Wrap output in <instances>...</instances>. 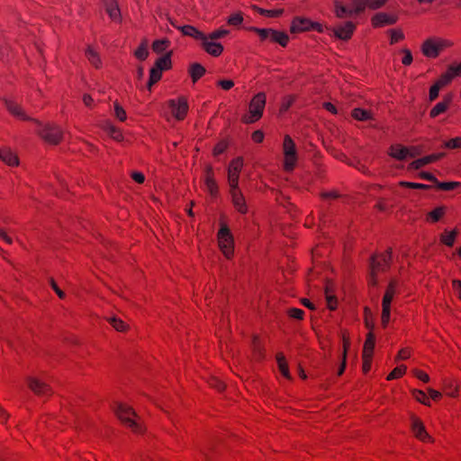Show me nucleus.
Segmentation results:
<instances>
[{
  "label": "nucleus",
  "instance_id": "30",
  "mask_svg": "<svg viewBox=\"0 0 461 461\" xmlns=\"http://www.w3.org/2000/svg\"><path fill=\"white\" fill-rule=\"evenodd\" d=\"M204 73H205V68L198 63H194V64L191 65V67L189 68V74H190L194 83H195L198 79H200L204 75Z\"/></svg>",
  "mask_w": 461,
  "mask_h": 461
},
{
  "label": "nucleus",
  "instance_id": "62",
  "mask_svg": "<svg viewBox=\"0 0 461 461\" xmlns=\"http://www.w3.org/2000/svg\"><path fill=\"white\" fill-rule=\"evenodd\" d=\"M411 355V351L410 348H402L398 354H397V360H406L408 358H410Z\"/></svg>",
  "mask_w": 461,
  "mask_h": 461
},
{
  "label": "nucleus",
  "instance_id": "43",
  "mask_svg": "<svg viewBox=\"0 0 461 461\" xmlns=\"http://www.w3.org/2000/svg\"><path fill=\"white\" fill-rule=\"evenodd\" d=\"M406 366L404 365H402V366H399L397 367H395L388 375H387V380L390 381V380H393V379H397V378H400L402 377L405 372H406Z\"/></svg>",
  "mask_w": 461,
  "mask_h": 461
},
{
  "label": "nucleus",
  "instance_id": "51",
  "mask_svg": "<svg viewBox=\"0 0 461 461\" xmlns=\"http://www.w3.org/2000/svg\"><path fill=\"white\" fill-rule=\"evenodd\" d=\"M444 147L447 149H454L461 148V137H456L450 139L449 140L444 143Z\"/></svg>",
  "mask_w": 461,
  "mask_h": 461
},
{
  "label": "nucleus",
  "instance_id": "54",
  "mask_svg": "<svg viewBox=\"0 0 461 461\" xmlns=\"http://www.w3.org/2000/svg\"><path fill=\"white\" fill-rule=\"evenodd\" d=\"M397 286H398L397 281L392 280L386 288L384 295H389V297H392L393 299V297L397 292Z\"/></svg>",
  "mask_w": 461,
  "mask_h": 461
},
{
  "label": "nucleus",
  "instance_id": "7",
  "mask_svg": "<svg viewBox=\"0 0 461 461\" xmlns=\"http://www.w3.org/2000/svg\"><path fill=\"white\" fill-rule=\"evenodd\" d=\"M284 168L285 171H292L297 161L295 144L289 135H285L283 142Z\"/></svg>",
  "mask_w": 461,
  "mask_h": 461
},
{
  "label": "nucleus",
  "instance_id": "22",
  "mask_svg": "<svg viewBox=\"0 0 461 461\" xmlns=\"http://www.w3.org/2000/svg\"><path fill=\"white\" fill-rule=\"evenodd\" d=\"M183 35L192 37L197 41L205 40V34L192 25L176 26Z\"/></svg>",
  "mask_w": 461,
  "mask_h": 461
},
{
  "label": "nucleus",
  "instance_id": "19",
  "mask_svg": "<svg viewBox=\"0 0 461 461\" xmlns=\"http://www.w3.org/2000/svg\"><path fill=\"white\" fill-rule=\"evenodd\" d=\"M443 156H444L443 153H438V154H431V155L423 157L421 158H418V159L412 161L409 165V167L411 169H414V170L419 169L428 164L433 163V162L440 159Z\"/></svg>",
  "mask_w": 461,
  "mask_h": 461
},
{
  "label": "nucleus",
  "instance_id": "34",
  "mask_svg": "<svg viewBox=\"0 0 461 461\" xmlns=\"http://www.w3.org/2000/svg\"><path fill=\"white\" fill-rule=\"evenodd\" d=\"M351 115L354 119L362 122L370 120L372 118L371 113L369 111L361 108L353 109Z\"/></svg>",
  "mask_w": 461,
  "mask_h": 461
},
{
  "label": "nucleus",
  "instance_id": "21",
  "mask_svg": "<svg viewBox=\"0 0 461 461\" xmlns=\"http://www.w3.org/2000/svg\"><path fill=\"white\" fill-rule=\"evenodd\" d=\"M372 25L374 27H383L396 23V18L385 13H378L372 17Z\"/></svg>",
  "mask_w": 461,
  "mask_h": 461
},
{
  "label": "nucleus",
  "instance_id": "2",
  "mask_svg": "<svg viewBox=\"0 0 461 461\" xmlns=\"http://www.w3.org/2000/svg\"><path fill=\"white\" fill-rule=\"evenodd\" d=\"M267 96L263 92L252 97L249 104V113L241 118L242 122L251 124L261 119L266 106Z\"/></svg>",
  "mask_w": 461,
  "mask_h": 461
},
{
  "label": "nucleus",
  "instance_id": "4",
  "mask_svg": "<svg viewBox=\"0 0 461 461\" xmlns=\"http://www.w3.org/2000/svg\"><path fill=\"white\" fill-rule=\"evenodd\" d=\"M453 43L446 39L429 38L421 45L422 54L429 59L437 58L443 50L450 48Z\"/></svg>",
  "mask_w": 461,
  "mask_h": 461
},
{
  "label": "nucleus",
  "instance_id": "31",
  "mask_svg": "<svg viewBox=\"0 0 461 461\" xmlns=\"http://www.w3.org/2000/svg\"><path fill=\"white\" fill-rule=\"evenodd\" d=\"M350 14H359L367 8V0H350Z\"/></svg>",
  "mask_w": 461,
  "mask_h": 461
},
{
  "label": "nucleus",
  "instance_id": "28",
  "mask_svg": "<svg viewBox=\"0 0 461 461\" xmlns=\"http://www.w3.org/2000/svg\"><path fill=\"white\" fill-rule=\"evenodd\" d=\"M86 56L88 61L93 65L95 68H99L102 66V61L100 56L97 51H95L92 47L88 46L86 50Z\"/></svg>",
  "mask_w": 461,
  "mask_h": 461
},
{
  "label": "nucleus",
  "instance_id": "49",
  "mask_svg": "<svg viewBox=\"0 0 461 461\" xmlns=\"http://www.w3.org/2000/svg\"><path fill=\"white\" fill-rule=\"evenodd\" d=\"M295 98L294 95L285 96L280 105V113H285L294 104Z\"/></svg>",
  "mask_w": 461,
  "mask_h": 461
},
{
  "label": "nucleus",
  "instance_id": "46",
  "mask_svg": "<svg viewBox=\"0 0 461 461\" xmlns=\"http://www.w3.org/2000/svg\"><path fill=\"white\" fill-rule=\"evenodd\" d=\"M249 31L256 32L261 41H265L268 40L270 28H258V27H250Z\"/></svg>",
  "mask_w": 461,
  "mask_h": 461
},
{
  "label": "nucleus",
  "instance_id": "8",
  "mask_svg": "<svg viewBox=\"0 0 461 461\" xmlns=\"http://www.w3.org/2000/svg\"><path fill=\"white\" fill-rule=\"evenodd\" d=\"M39 135L47 142L50 144H58L63 138V132L61 129L56 125L46 124L41 127L39 131Z\"/></svg>",
  "mask_w": 461,
  "mask_h": 461
},
{
  "label": "nucleus",
  "instance_id": "5",
  "mask_svg": "<svg viewBox=\"0 0 461 461\" xmlns=\"http://www.w3.org/2000/svg\"><path fill=\"white\" fill-rule=\"evenodd\" d=\"M315 31L324 32V26L317 22H312L309 18L296 16L292 20L290 32L292 33H302L305 32Z\"/></svg>",
  "mask_w": 461,
  "mask_h": 461
},
{
  "label": "nucleus",
  "instance_id": "27",
  "mask_svg": "<svg viewBox=\"0 0 461 461\" xmlns=\"http://www.w3.org/2000/svg\"><path fill=\"white\" fill-rule=\"evenodd\" d=\"M445 213V206L437 207L426 215V221L430 223H436L443 218Z\"/></svg>",
  "mask_w": 461,
  "mask_h": 461
},
{
  "label": "nucleus",
  "instance_id": "55",
  "mask_svg": "<svg viewBox=\"0 0 461 461\" xmlns=\"http://www.w3.org/2000/svg\"><path fill=\"white\" fill-rule=\"evenodd\" d=\"M388 0H367V8L376 10L383 7Z\"/></svg>",
  "mask_w": 461,
  "mask_h": 461
},
{
  "label": "nucleus",
  "instance_id": "61",
  "mask_svg": "<svg viewBox=\"0 0 461 461\" xmlns=\"http://www.w3.org/2000/svg\"><path fill=\"white\" fill-rule=\"evenodd\" d=\"M440 89H441V87H439L436 84L431 86V87L429 89V101L432 102V101H434V100H436L438 98V93H439Z\"/></svg>",
  "mask_w": 461,
  "mask_h": 461
},
{
  "label": "nucleus",
  "instance_id": "52",
  "mask_svg": "<svg viewBox=\"0 0 461 461\" xmlns=\"http://www.w3.org/2000/svg\"><path fill=\"white\" fill-rule=\"evenodd\" d=\"M437 185L440 190L450 191V190H454L456 186H458L459 183L458 182H438Z\"/></svg>",
  "mask_w": 461,
  "mask_h": 461
},
{
  "label": "nucleus",
  "instance_id": "41",
  "mask_svg": "<svg viewBox=\"0 0 461 461\" xmlns=\"http://www.w3.org/2000/svg\"><path fill=\"white\" fill-rule=\"evenodd\" d=\"M254 9L260 14L261 15H265L267 17H279L283 14L284 10L283 9H273V10H267L260 7H254Z\"/></svg>",
  "mask_w": 461,
  "mask_h": 461
},
{
  "label": "nucleus",
  "instance_id": "33",
  "mask_svg": "<svg viewBox=\"0 0 461 461\" xmlns=\"http://www.w3.org/2000/svg\"><path fill=\"white\" fill-rule=\"evenodd\" d=\"M171 54L167 53L166 55L158 58L155 62V67L160 70H167L171 68Z\"/></svg>",
  "mask_w": 461,
  "mask_h": 461
},
{
  "label": "nucleus",
  "instance_id": "42",
  "mask_svg": "<svg viewBox=\"0 0 461 461\" xmlns=\"http://www.w3.org/2000/svg\"><path fill=\"white\" fill-rule=\"evenodd\" d=\"M170 45V41L167 39L157 40L152 44V50L156 53H161L166 50Z\"/></svg>",
  "mask_w": 461,
  "mask_h": 461
},
{
  "label": "nucleus",
  "instance_id": "50",
  "mask_svg": "<svg viewBox=\"0 0 461 461\" xmlns=\"http://www.w3.org/2000/svg\"><path fill=\"white\" fill-rule=\"evenodd\" d=\"M114 114L121 122H124L127 118L125 110L117 102L114 103Z\"/></svg>",
  "mask_w": 461,
  "mask_h": 461
},
{
  "label": "nucleus",
  "instance_id": "9",
  "mask_svg": "<svg viewBox=\"0 0 461 461\" xmlns=\"http://www.w3.org/2000/svg\"><path fill=\"white\" fill-rule=\"evenodd\" d=\"M243 167V158L238 157L232 159L228 167V184L230 189L239 186L240 173Z\"/></svg>",
  "mask_w": 461,
  "mask_h": 461
},
{
  "label": "nucleus",
  "instance_id": "26",
  "mask_svg": "<svg viewBox=\"0 0 461 461\" xmlns=\"http://www.w3.org/2000/svg\"><path fill=\"white\" fill-rule=\"evenodd\" d=\"M375 343V335L372 331H369L366 335V339L364 343L362 356H366L367 357H373Z\"/></svg>",
  "mask_w": 461,
  "mask_h": 461
},
{
  "label": "nucleus",
  "instance_id": "57",
  "mask_svg": "<svg viewBox=\"0 0 461 461\" xmlns=\"http://www.w3.org/2000/svg\"><path fill=\"white\" fill-rule=\"evenodd\" d=\"M400 185L402 186H406L409 188H414V189H429V185L425 184H420V183H412V182H401Z\"/></svg>",
  "mask_w": 461,
  "mask_h": 461
},
{
  "label": "nucleus",
  "instance_id": "39",
  "mask_svg": "<svg viewBox=\"0 0 461 461\" xmlns=\"http://www.w3.org/2000/svg\"><path fill=\"white\" fill-rule=\"evenodd\" d=\"M390 35V44L393 45L404 39V33L401 29H391L388 31Z\"/></svg>",
  "mask_w": 461,
  "mask_h": 461
},
{
  "label": "nucleus",
  "instance_id": "44",
  "mask_svg": "<svg viewBox=\"0 0 461 461\" xmlns=\"http://www.w3.org/2000/svg\"><path fill=\"white\" fill-rule=\"evenodd\" d=\"M412 396L424 405L429 406L430 402L427 396V394L421 390H413Z\"/></svg>",
  "mask_w": 461,
  "mask_h": 461
},
{
  "label": "nucleus",
  "instance_id": "47",
  "mask_svg": "<svg viewBox=\"0 0 461 461\" xmlns=\"http://www.w3.org/2000/svg\"><path fill=\"white\" fill-rule=\"evenodd\" d=\"M243 22V16L241 13H235L229 16L227 23L229 25L238 26Z\"/></svg>",
  "mask_w": 461,
  "mask_h": 461
},
{
  "label": "nucleus",
  "instance_id": "10",
  "mask_svg": "<svg viewBox=\"0 0 461 461\" xmlns=\"http://www.w3.org/2000/svg\"><path fill=\"white\" fill-rule=\"evenodd\" d=\"M411 429L414 437L422 442H433L421 420L414 415L411 417Z\"/></svg>",
  "mask_w": 461,
  "mask_h": 461
},
{
  "label": "nucleus",
  "instance_id": "60",
  "mask_svg": "<svg viewBox=\"0 0 461 461\" xmlns=\"http://www.w3.org/2000/svg\"><path fill=\"white\" fill-rule=\"evenodd\" d=\"M209 384L212 387H214L218 391H223L225 388L224 383L217 377H212Z\"/></svg>",
  "mask_w": 461,
  "mask_h": 461
},
{
  "label": "nucleus",
  "instance_id": "29",
  "mask_svg": "<svg viewBox=\"0 0 461 461\" xmlns=\"http://www.w3.org/2000/svg\"><path fill=\"white\" fill-rule=\"evenodd\" d=\"M276 361L280 373L287 379H290V373L285 357L283 353L276 354Z\"/></svg>",
  "mask_w": 461,
  "mask_h": 461
},
{
  "label": "nucleus",
  "instance_id": "13",
  "mask_svg": "<svg viewBox=\"0 0 461 461\" xmlns=\"http://www.w3.org/2000/svg\"><path fill=\"white\" fill-rule=\"evenodd\" d=\"M356 29L355 23L352 22H346L343 24H339L332 29L334 35L343 41L349 40Z\"/></svg>",
  "mask_w": 461,
  "mask_h": 461
},
{
  "label": "nucleus",
  "instance_id": "15",
  "mask_svg": "<svg viewBox=\"0 0 461 461\" xmlns=\"http://www.w3.org/2000/svg\"><path fill=\"white\" fill-rule=\"evenodd\" d=\"M204 185L206 191L212 196H216L218 194V185L214 178L213 169L211 166H207L205 168Z\"/></svg>",
  "mask_w": 461,
  "mask_h": 461
},
{
  "label": "nucleus",
  "instance_id": "16",
  "mask_svg": "<svg viewBox=\"0 0 461 461\" xmlns=\"http://www.w3.org/2000/svg\"><path fill=\"white\" fill-rule=\"evenodd\" d=\"M28 385L30 389L38 395L46 396L51 393V388L37 378L30 377L28 379Z\"/></svg>",
  "mask_w": 461,
  "mask_h": 461
},
{
  "label": "nucleus",
  "instance_id": "25",
  "mask_svg": "<svg viewBox=\"0 0 461 461\" xmlns=\"http://www.w3.org/2000/svg\"><path fill=\"white\" fill-rule=\"evenodd\" d=\"M0 159L8 166H17L18 158L9 148H0Z\"/></svg>",
  "mask_w": 461,
  "mask_h": 461
},
{
  "label": "nucleus",
  "instance_id": "6",
  "mask_svg": "<svg viewBox=\"0 0 461 461\" xmlns=\"http://www.w3.org/2000/svg\"><path fill=\"white\" fill-rule=\"evenodd\" d=\"M392 259V251L386 250L384 253L379 255H375L372 258L371 262V280L372 285L376 284L375 275L378 272L385 271L391 263Z\"/></svg>",
  "mask_w": 461,
  "mask_h": 461
},
{
  "label": "nucleus",
  "instance_id": "45",
  "mask_svg": "<svg viewBox=\"0 0 461 461\" xmlns=\"http://www.w3.org/2000/svg\"><path fill=\"white\" fill-rule=\"evenodd\" d=\"M453 79V74H451L448 70L442 74L440 77L436 81V85L439 87H444L448 85Z\"/></svg>",
  "mask_w": 461,
  "mask_h": 461
},
{
  "label": "nucleus",
  "instance_id": "58",
  "mask_svg": "<svg viewBox=\"0 0 461 461\" xmlns=\"http://www.w3.org/2000/svg\"><path fill=\"white\" fill-rule=\"evenodd\" d=\"M252 346H253L255 354H257L256 357L258 359L261 358L263 357V353L261 351L259 339L257 336H255L253 338Z\"/></svg>",
  "mask_w": 461,
  "mask_h": 461
},
{
  "label": "nucleus",
  "instance_id": "32",
  "mask_svg": "<svg viewBox=\"0 0 461 461\" xmlns=\"http://www.w3.org/2000/svg\"><path fill=\"white\" fill-rule=\"evenodd\" d=\"M104 130L107 131V133L110 135L112 139H113L116 141H122L123 135L120 129L116 128L114 125H113L110 122H107L104 126Z\"/></svg>",
  "mask_w": 461,
  "mask_h": 461
},
{
  "label": "nucleus",
  "instance_id": "35",
  "mask_svg": "<svg viewBox=\"0 0 461 461\" xmlns=\"http://www.w3.org/2000/svg\"><path fill=\"white\" fill-rule=\"evenodd\" d=\"M135 57L140 60H145L149 56L148 41L144 40L134 52Z\"/></svg>",
  "mask_w": 461,
  "mask_h": 461
},
{
  "label": "nucleus",
  "instance_id": "56",
  "mask_svg": "<svg viewBox=\"0 0 461 461\" xmlns=\"http://www.w3.org/2000/svg\"><path fill=\"white\" fill-rule=\"evenodd\" d=\"M288 315L291 318L296 319V320H303L304 316V312L298 308H291L288 310Z\"/></svg>",
  "mask_w": 461,
  "mask_h": 461
},
{
  "label": "nucleus",
  "instance_id": "12",
  "mask_svg": "<svg viewBox=\"0 0 461 461\" xmlns=\"http://www.w3.org/2000/svg\"><path fill=\"white\" fill-rule=\"evenodd\" d=\"M229 194L230 196L231 203L235 210L241 214H246L249 211V208L245 200V196L243 195L240 187L230 189Z\"/></svg>",
  "mask_w": 461,
  "mask_h": 461
},
{
  "label": "nucleus",
  "instance_id": "64",
  "mask_svg": "<svg viewBox=\"0 0 461 461\" xmlns=\"http://www.w3.org/2000/svg\"><path fill=\"white\" fill-rule=\"evenodd\" d=\"M217 85L223 90H230L234 86V82L230 79H223L217 82Z\"/></svg>",
  "mask_w": 461,
  "mask_h": 461
},
{
  "label": "nucleus",
  "instance_id": "38",
  "mask_svg": "<svg viewBox=\"0 0 461 461\" xmlns=\"http://www.w3.org/2000/svg\"><path fill=\"white\" fill-rule=\"evenodd\" d=\"M350 9V5L348 6H344L340 2L336 1L335 2V13L337 17L339 18H344L349 15H352L353 14H350L348 10Z\"/></svg>",
  "mask_w": 461,
  "mask_h": 461
},
{
  "label": "nucleus",
  "instance_id": "18",
  "mask_svg": "<svg viewBox=\"0 0 461 461\" xmlns=\"http://www.w3.org/2000/svg\"><path fill=\"white\" fill-rule=\"evenodd\" d=\"M452 103V95H447L443 97V99L438 102L429 112V116L431 118H436L438 115L446 113Z\"/></svg>",
  "mask_w": 461,
  "mask_h": 461
},
{
  "label": "nucleus",
  "instance_id": "53",
  "mask_svg": "<svg viewBox=\"0 0 461 461\" xmlns=\"http://www.w3.org/2000/svg\"><path fill=\"white\" fill-rule=\"evenodd\" d=\"M401 52L403 54V57L402 59V65L410 66L413 61V58H412V54H411V50L408 49H402L401 50Z\"/></svg>",
  "mask_w": 461,
  "mask_h": 461
},
{
  "label": "nucleus",
  "instance_id": "37",
  "mask_svg": "<svg viewBox=\"0 0 461 461\" xmlns=\"http://www.w3.org/2000/svg\"><path fill=\"white\" fill-rule=\"evenodd\" d=\"M162 77V70H160L159 68H156L155 66L150 69V72H149V83H148V87L149 89L151 88V86L156 84L157 82H158L160 80Z\"/></svg>",
  "mask_w": 461,
  "mask_h": 461
},
{
  "label": "nucleus",
  "instance_id": "3",
  "mask_svg": "<svg viewBox=\"0 0 461 461\" xmlns=\"http://www.w3.org/2000/svg\"><path fill=\"white\" fill-rule=\"evenodd\" d=\"M218 247L226 258H230L234 254V239L228 225L221 221L217 233Z\"/></svg>",
  "mask_w": 461,
  "mask_h": 461
},
{
  "label": "nucleus",
  "instance_id": "48",
  "mask_svg": "<svg viewBox=\"0 0 461 461\" xmlns=\"http://www.w3.org/2000/svg\"><path fill=\"white\" fill-rule=\"evenodd\" d=\"M229 33H230L229 30L221 28V29L212 32L207 36L210 38L211 41H215V40L221 39V38L227 36Z\"/></svg>",
  "mask_w": 461,
  "mask_h": 461
},
{
  "label": "nucleus",
  "instance_id": "24",
  "mask_svg": "<svg viewBox=\"0 0 461 461\" xmlns=\"http://www.w3.org/2000/svg\"><path fill=\"white\" fill-rule=\"evenodd\" d=\"M105 11L111 20L119 23L121 21V11L115 0H108L105 3Z\"/></svg>",
  "mask_w": 461,
  "mask_h": 461
},
{
  "label": "nucleus",
  "instance_id": "11",
  "mask_svg": "<svg viewBox=\"0 0 461 461\" xmlns=\"http://www.w3.org/2000/svg\"><path fill=\"white\" fill-rule=\"evenodd\" d=\"M168 104L171 113L176 119L182 121L185 118L188 112V104L185 97L181 96L176 100H170Z\"/></svg>",
  "mask_w": 461,
  "mask_h": 461
},
{
  "label": "nucleus",
  "instance_id": "59",
  "mask_svg": "<svg viewBox=\"0 0 461 461\" xmlns=\"http://www.w3.org/2000/svg\"><path fill=\"white\" fill-rule=\"evenodd\" d=\"M390 314H391V309H383L382 308L381 323L384 328H386L387 324L390 321Z\"/></svg>",
  "mask_w": 461,
  "mask_h": 461
},
{
  "label": "nucleus",
  "instance_id": "1",
  "mask_svg": "<svg viewBox=\"0 0 461 461\" xmlns=\"http://www.w3.org/2000/svg\"><path fill=\"white\" fill-rule=\"evenodd\" d=\"M114 411L121 422L131 429L135 433L142 431L140 418L136 414L133 409L125 403H116Z\"/></svg>",
  "mask_w": 461,
  "mask_h": 461
},
{
  "label": "nucleus",
  "instance_id": "63",
  "mask_svg": "<svg viewBox=\"0 0 461 461\" xmlns=\"http://www.w3.org/2000/svg\"><path fill=\"white\" fill-rule=\"evenodd\" d=\"M227 149V143L225 141H220L213 149V155L218 156L223 153Z\"/></svg>",
  "mask_w": 461,
  "mask_h": 461
},
{
  "label": "nucleus",
  "instance_id": "40",
  "mask_svg": "<svg viewBox=\"0 0 461 461\" xmlns=\"http://www.w3.org/2000/svg\"><path fill=\"white\" fill-rule=\"evenodd\" d=\"M108 321L117 331L123 332L128 330V324L119 318L112 317Z\"/></svg>",
  "mask_w": 461,
  "mask_h": 461
},
{
  "label": "nucleus",
  "instance_id": "36",
  "mask_svg": "<svg viewBox=\"0 0 461 461\" xmlns=\"http://www.w3.org/2000/svg\"><path fill=\"white\" fill-rule=\"evenodd\" d=\"M457 230H454L452 231L447 232L441 234L440 240L442 243H444L447 247H452L454 245L456 237L457 236Z\"/></svg>",
  "mask_w": 461,
  "mask_h": 461
},
{
  "label": "nucleus",
  "instance_id": "23",
  "mask_svg": "<svg viewBox=\"0 0 461 461\" xmlns=\"http://www.w3.org/2000/svg\"><path fill=\"white\" fill-rule=\"evenodd\" d=\"M268 41L271 42L278 43L282 47H286L289 42V37L284 32L270 29Z\"/></svg>",
  "mask_w": 461,
  "mask_h": 461
},
{
  "label": "nucleus",
  "instance_id": "20",
  "mask_svg": "<svg viewBox=\"0 0 461 461\" xmlns=\"http://www.w3.org/2000/svg\"><path fill=\"white\" fill-rule=\"evenodd\" d=\"M5 105L9 113L17 119L22 121L31 120V117L25 113L22 106L17 103L14 101H6Z\"/></svg>",
  "mask_w": 461,
  "mask_h": 461
},
{
  "label": "nucleus",
  "instance_id": "14",
  "mask_svg": "<svg viewBox=\"0 0 461 461\" xmlns=\"http://www.w3.org/2000/svg\"><path fill=\"white\" fill-rule=\"evenodd\" d=\"M388 154L397 160H403L408 157L414 158L417 156V153H411V149L401 144L392 145L389 149Z\"/></svg>",
  "mask_w": 461,
  "mask_h": 461
},
{
  "label": "nucleus",
  "instance_id": "17",
  "mask_svg": "<svg viewBox=\"0 0 461 461\" xmlns=\"http://www.w3.org/2000/svg\"><path fill=\"white\" fill-rule=\"evenodd\" d=\"M203 49L213 57H219L223 51V46L221 43L211 41L205 34V40H201Z\"/></svg>",
  "mask_w": 461,
  "mask_h": 461
}]
</instances>
